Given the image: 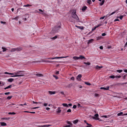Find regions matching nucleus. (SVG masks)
I'll return each mask as SVG.
<instances>
[{
	"instance_id": "f03ea898",
	"label": "nucleus",
	"mask_w": 127,
	"mask_h": 127,
	"mask_svg": "<svg viewBox=\"0 0 127 127\" xmlns=\"http://www.w3.org/2000/svg\"><path fill=\"white\" fill-rule=\"evenodd\" d=\"M73 12H72V17L76 20H79V18L76 14V10H73Z\"/></svg>"
},
{
	"instance_id": "f257e3e1",
	"label": "nucleus",
	"mask_w": 127,
	"mask_h": 127,
	"mask_svg": "<svg viewBox=\"0 0 127 127\" xmlns=\"http://www.w3.org/2000/svg\"><path fill=\"white\" fill-rule=\"evenodd\" d=\"M61 28V26L60 25L57 26L52 29L51 32L53 33L58 32Z\"/></svg>"
},
{
	"instance_id": "0eeeda50",
	"label": "nucleus",
	"mask_w": 127,
	"mask_h": 127,
	"mask_svg": "<svg viewBox=\"0 0 127 127\" xmlns=\"http://www.w3.org/2000/svg\"><path fill=\"white\" fill-rule=\"evenodd\" d=\"M68 57V56H67L66 57H53V58H52V59H61L62 58H65L67 57Z\"/></svg>"
},
{
	"instance_id": "a18cd8bd",
	"label": "nucleus",
	"mask_w": 127,
	"mask_h": 127,
	"mask_svg": "<svg viewBox=\"0 0 127 127\" xmlns=\"http://www.w3.org/2000/svg\"><path fill=\"white\" fill-rule=\"evenodd\" d=\"M76 105H74L73 107V108L75 109L76 108Z\"/></svg>"
},
{
	"instance_id": "393cba45",
	"label": "nucleus",
	"mask_w": 127,
	"mask_h": 127,
	"mask_svg": "<svg viewBox=\"0 0 127 127\" xmlns=\"http://www.w3.org/2000/svg\"><path fill=\"white\" fill-rule=\"evenodd\" d=\"M78 120H75L73 121V123H74V124H76L77 123V122H78Z\"/></svg>"
},
{
	"instance_id": "4d7b16f0",
	"label": "nucleus",
	"mask_w": 127,
	"mask_h": 127,
	"mask_svg": "<svg viewBox=\"0 0 127 127\" xmlns=\"http://www.w3.org/2000/svg\"><path fill=\"white\" fill-rule=\"evenodd\" d=\"M48 105V104L47 103H45L43 104V106H46Z\"/></svg>"
},
{
	"instance_id": "1a4fd4ad",
	"label": "nucleus",
	"mask_w": 127,
	"mask_h": 127,
	"mask_svg": "<svg viewBox=\"0 0 127 127\" xmlns=\"http://www.w3.org/2000/svg\"><path fill=\"white\" fill-rule=\"evenodd\" d=\"M51 125H45L43 126H38V127H47L51 126Z\"/></svg>"
},
{
	"instance_id": "dca6fc26",
	"label": "nucleus",
	"mask_w": 127,
	"mask_h": 127,
	"mask_svg": "<svg viewBox=\"0 0 127 127\" xmlns=\"http://www.w3.org/2000/svg\"><path fill=\"white\" fill-rule=\"evenodd\" d=\"M95 68L96 69H98V68H101L103 67V66H99L98 65H96L95 67Z\"/></svg>"
},
{
	"instance_id": "09e8293b",
	"label": "nucleus",
	"mask_w": 127,
	"mask_h": 127,
	"mask_svg": "<svg viewBox=\"0 0 127 127\" xmlns=\"http://www.w3.org/2000/svg\"><path fill=\"white\" fill-rule=\"evenodd\" d=\"M121 77V76H115V78H119Z\"/></svg>"
},
{
	"instance_id": "5fc2aeb1",
	"label": "nucleus",
	"mask_w": 127,
	"mask_h": 127,
	"mask_svg": "<svg viewBox=\"0 0 127 127\" xmlns=\"http://www.w3.org/2000/svg\"><path fill=\"white\" fill-rule=\"evenodd\" d=\"M0 22L1 24H5L6 23V22H3L2 21H1Z\"/></svg>"
},
{
	"instance_id": "9b49d317",
	"label": "nucleus",
	"mask_w": 127,
	"mask_h": 127,
	"mask_svg": "<svg viewBox=\"0 0 127 127\" xmlns=\"http://www.w3.org/2000/svg\"><path fill=\"white\" fill-rule=\"evenodd\" d=\"M0 124L1 126H6V123L3 122H1L0 123Z\"/></svg>"
},
{
	"instance_id": "c85d7f7f",
	"label": "nucleus",
	"mask_w": 127,
	"mask_h": 127,
	"mask_svg": "<svg viewBox=\"0 0 127 127\" xmlns=\"http://www.w3.org/2000/svg\"><path fill=\"white\" fill-rule=\"evenodd\" d=\"M85 83L86 84L88 85H91V84L88 82H85Z\"/></svg>"
},
{
	"instance_id": "f704fd0d",
	"label": "nucleus",
	"mask_w": 127,
	"mask_h": 127,
	"mask_svg": "<svg viewBox=\"0 0 127 127\" xmlns=\"http://www.w3.org/2000/svg\"><path fill=\"white\" fill-rule=\"evenodd\" d=\"M53 77H55L56 79H58V77H57V76L54 75H53Z\"/></svg>"
},
{
	"instance_id": "603ef678",
	"label": "nucleus",
	"mask_w": 127,
	"mask_h": 127,
	"mask_svg": "<svg viewBox=\"0 0 127 127\" xmlns=\"http://www.w3.org/2000/svg\"><path fill=\"white\" fill-rule=\"evenodd\" d=\"M92 126L90 124V125H89V126H86V127H92Z\"/></svg>"
},
{
	"instance_id": "c9c22d12",
	"label": "nucleus",
	"mask_w": 127,
	"mask_h": 127,
	"mask_svg": "<svg viewBox=\"0 0 127 127\" xmlns=\"http://www.w3.org/2000/svg\"><path fill=\"white\" fill-rule=\"evenodd\" d=\"M72 86V84H70L68 85L67 86V87H70Z\"/></svg>"
},
{
	"instance_id": "e433bc0d",
	"label": "nucleus",
	"mask_w": 127,
	"mask_h": 127,
	"mask_svg": "<svg viewBox=\"0 0 127 127\" xmlns=\"http://www.w3.org/2000/svg\"><path fill=\"white\" fill-rule=\"evenodd\" d=\"M12 87V85H10L7 87H6L7 88V89L11 88Z\"/></svg>"
},
{
	"instance_id": "8fccbe9b",
	"label": "nucleus",
	"mask_w": 127,
	"mask_h": 127,
	"mask_svg": "<svg viewBox=\"0 0 127 127\" xmlns=\"http://www.w3.org/2000/svg\"><path fill=\"white\" fill-rule=\"evenodd\" d=\"M106 35V33H102V36H105V35Z\"/></svg>"
},
{
	"instance_id": "a878e982",
	"label": "nucleus",
	"mask_w": 127,
	"mask_h": 127,
	"mask_svg": "<svg viewBox=\"0 0 127 127\" xmlns=\"http://www.w3.org/2000/svg\"><path fill=\"white\" fill-rule=\"evenodd\" d=\"M109 77L110 78H115V76L114 75H111L109 76Z\"/></svg>"
},
{
	"instance_id": "6e6552de",
	"label": "nucleus",
	"mask_w": 127,
	"mask_h": 127,
	"mask_svg": "<svg viewBox=\"0 0 127 127\" xmlns=\"http://www.w3.org/2000/svg\"><path fill=\"white\" fill-rule=\"evenodd\" d=\"M109 86H107L106 88L101 87L100 88V89L102 90H109Z\"/></svg>"
},
{
	"instance_id": "680f3d73",
	"label": "nucleus",
	"mask_w": 127,
	"mask_h": 127,
	"mask_svg": "<svg viewBox=\"0 0 127 127\" xmlns=\"http://www.w3.org/2000/svg\"><path fill=\"white\" fill-rule=\"evenodd\" d=\"M93 40V39H91L89 41V42H91Z\"/></svg>"
},
{
	"instance_id": "423d86ee",
	"label": "nucleus",
	"mask_w": 127,
	"mask_h": 127,
	"mask_svg": "<svg viewBox=\"0 0 127 127\" xmlns=\"http://www.w3.org/2000/svg\"><path fill=\"white\" fill-rule=\"evenodd\" d=\"M61 107H58L57 110L56 112L57 113H59L61 112Z\"/></svg>"
},
{
	"instance_id": "c756f323",
	"label": "nucleus",
	"mask_w": 127,
	"mask_h": 127,
	"mask_svg": "<svg viewBox=\"0 0 127 127\" xmlns=\"http://www.w3.org/2000/svg\"><path fill=\"white\" fill-rule=\"evenodd\" d=\"M12 96H8L6 98V99L8 100L12 98Z\"/></svg>"
},
{
	"instance_id": "774afa93",
	"label": "nucleus",
	"mask_w": 127,
	"mask_h": 127,
	"mask_svg": "<svg viewBox=\"0 0 127 127\" xmlns=\"http://www.w3.org/2000/svg\"><path fill=\"white\" fill-rule=\"evenodd\" d=\"M124 71L125 72L127 73V69H124Z\"/></svg>"
},
{
	"instance_id": "49530a36",
	"label": "nucleus",
	"mask_w": 127,
	"mask_h": 127,
	"mask_svg": "<svg viewBox=\"0 0 127 127\" xmlns=\"http://www.w3.org/2000/svg\"><path fill=\"white\" fill-rule=\"evenodd\" d=\"M95 97H97L99 96V95L95 93Z\"/></svg>"
},
{
	"instance_id": "13d9d810",
	"label": "nucleus",
	"mask_w": 127,
	"mask_h": 127,
	"mask_svg": "<svg viewBox=\"0 0 127 127\" xmlns=\"http://www.w3.org/2000/svg\"><path fill=\"white\" fill-rule=\"evenodd\" d=\"M67 123H68V124H69V125H71L72 124L69 121H67Z\"/></svg>"
},
{
	"instance_id": "412c9836",
	"label": "nucleus",
	"mask_w": 127,
	"mask_h": 127,
	"mask_svg": "<svg viewBox=\"0 0 127 127\" xmlns=\"http://www.w3.org/2000/svg\"><path fill=\"white\" fill-rule=\"evenodd\" d=\"M2 49H3L2 51L3 52H4L7 50V49L3 47H2Z\"/></svg>"
},
{
	"instance_id": "72a5a7b5",
	"label": "nucleus",
	"mask_w": 127,
	"mask_h": 127,
	"mask_svg": "<svg viewBox=\"0 0 127 127\" xmlns=\"http://www.w3.org/2000/svg\"><path fill=\"white\" fill-rule=\"evenodd\" d=\"M117 71L119 73H121L123 71V70H117Z\"/></svg>"
},
{
	"instance_id": "3c124183",
	"label": "nucleus",
	"mask_w": 127,
	"mask_h": 127,
	"mask_svg": "<svg viewBox=\"0 0 127 127\" xmlns=\"http://www.w3.org/2000/svg\"><path fill=\"white\" fill-rule=\"evenodd\" d=\"M123 17V16L122 15H121L120 16L119 18L121 20L122 19Z\"/></svg>"
},
{
	"instance_id": "cd10ccee",
	"label": "nucleus",
	"mask_w": 127,
	"mask_h": 127,
	"mask_svg": "<svg viewBox=\"0 0 127 127\" xmlns=\"http://www.w3.org/2000/svg\"><path fill=\"white\" fill-rule=\"evenodd\" d=\"M57 37V36H55L54 37L51 38V39L52 40H55V39H56Z\"/></svg>"
},
{
	"instance_id": "9d476101",
	"label": "nucleus",
	"mask_w": 127,
	"mask_h": 127,
	"mask_svg": "<svg viewBox=\"0 0 127 127\" xmlns=\"http://www.w3.org/2000/svg\"><path fill=\"white\" fill-rule=\"evenodd\" d=\"M92 118L94 119L98 120L99 121H101V120L98 117H93Z\"/></svg>"
},
{
	"instance_id": "2f4dec72",
	"label": "nucleus",
	"mask_w": 127,
	"mask_h": 127,
	"mask_svg": "<svg viewBox=\"0 0 127 127\" xmlns=\"http://www.w3.org/2000/svg\"><path fill=\"white\" fill-rule=\"evenodd\" d=\"M87 2L89 4H91L92 3V1L91 0H87Z\"/></svg>"
},
{
	"instance_id": "4c0bfd02",
	"label": "nucleus",
	"mask_w": 127,
	"mask_h": 127,
	"mask_svg": "<svg viewBox=\"0 0 127 127\" xmlns=\"http://www.w3.org/2000/svg\"><path fill=\"white\" fill-rule=\"evenodd\" d=\"M101 37V36H100V37L98 36V37H96L97 40H98L100 39Z\"/></svg>"
},
{
	"instance_id": "b1692460",
	"label": "nucleus",
	"mask_w": 127,
	"mask_h": 127,
	"mask_svg": "<svg viewBox=\"0 0 127 127\" xmlns=\"http://www.w3.org/2000/svg\"><path fill=\"white\" fill-rule=\"evenodd\" d=\"M84 63L85 64H87L88 65H89L91 64V63L89 62H88L87 63L85 62Z\"/></svg>"
},
{
	"instance_id": "39448f33",
	"label": "nucleus",
	"mask_w": 127,
	"mask_h": 127,
	"mask_svg": "<svg viewBox=\"0 0 127 127\" xmlns=\"http://www.w3.org/2000/svg\"><path fill=\"white\" fill-rule=\"evenodd\" d=\"M15 49L16 51H21L22 49V48L20 47L15 48Z\"/></svg>"
},
{
	"instance_id": "bf43d9fd",
	"label": "nucleus",
	"mask_w": 127,
	"mask_h": 127,
	"mask_svg": "<svg viewBox=\"0 0 127 127\" xmlns=\"http://www.w3.org/2000/svg\"><path fill=\"white\" fill-rule=\"evenodd\" d=\"M71 79L74 80V78L73 77H72L71 78Z\"/></svg>"
},
{
	"instance_id": "052dcab7",
	"label": "nucleus",
	"mask_w": 127,
	"mask_h": 127,
	"mask_svg": "<svg viewBox=\"0 0 127 127\" xmlns=\"http://www.w3.org/2000/svg\"><path fill=\"white\" fill-rule=\"evenodd\" d=\"M15 105V104L14 103H11V104H9V106H11L12 105Z\"/></svg>"
},
{
	"instance_id": "ea45409f",
	"label": "nucleus",
	"mask_w": 127,
	"mask_h": 127,
	"mask_svg": "<svg viewBox=\"0 0 127 127\" xmlns=\"http://www.w3.org/2000/svg\"><path fill=\"white\" fill-rule=\"evenodd\" d=\"M55 73L56 74H59V71H56Z\"/></svg>"
},
{
	"instance_id": "0e129e2a",
	"label": "nucleus",
	"mask_w": 127,
	"mask_h": 127,
	"mask_svg": "<svg viewBox=\"0 0 127 127\" xmlns=\"http://www.w3.org/2000/svg\"><path fill=\"white\" fill-rule=\"evenodd\" d=\"M38 10L39 11H40V12H43V10H41V9H39Z\"/></svg>"
},
{
	"instance_id": "5701e85b",
	"label": "nucleus",
	"mask_w": 127,
	"mask_h": 127,
	"mask_svg": "<svg viewBox=\"0 0 127 127\" xmlns=\"http://www.w3.org/2000/svg\"><path fill=\"white\" fill-rule=\"evenodd\" d=\"M32 5H29V4H27V5H23L24 7H29L30 6H31Z\"/></svg>"
},
{
	"instance_id": "69168bd1",
	"label": "nucleus",
	"mask_w": 127,
	"mask_h": 127,
	"mask_svg": "<svg viewBox=\"0 0 127 127\" xmlns=\"http://www.w3.org/2000/svg\"><path fill=\"white\" fill-rule=\"evenodd\" d=\"M119 21V19H115L114 20V21Z\"/></svg>"
},
{
	"instance_id": "4be33fe9",
	"label": "nucleus",
	"mask_w": 127,
	"mask_h": 127,
	"mask_svg": "<svg viewBox=\"0 0 127 127\" xmlns=\"http://www.w3.org/2000/svg\"><path fill=\"white\" fill-rule=\"evenodd\" d=\"M15 48H12L11 50H10V52H14L15 51Z\"/></svg>"
},
{
	"instance_id": "6ab92c4d",
	"label": "nucleus",
	"mask_w": 127,
	"mask_h": 127,
	"mask_svg": "<svg viewBox=\"0 0 127 127\" xmlns=\"http://www.w3.org/2000/svg\"><path fill=\"white\" fill-rule=\"evenodd\" d=\"M36 75L37 76H38L39 77H41L43 76V75L41 74L37 73L36 74Z\"/></svg>"
},
{
	"instance_id": "c03bdc74",
	"label": "nucleus",
	"mask_w": 127,
	"mask_h": 127,
	"mask_svg": "<svg viewBox=\"0 0 127 127\" xmlns=\"http://www.w3.org/2000/svg\"><path fill=\"white\" fill-rule=\"evenodd\" d=\"M94 116L95 117H97L98 116V114H95Z\"/></svg>"
},
{
	"instance_id": "864d4df0",
	"label": "nucleus",
	"mask_w": 127,
	"mask_h": 127,
	"mask_svg": "<svg viewBox=\"0 0 127 127\" xmlns=\"http://www.w3.org/2000/svg\"><path fill=\"white\" fill-rule=\"evenodd\" d=\"M70 125H66L65 126H64V127H70Z\"/></svg>"
},
{
	"instance_id": "2eb2a0df",
	"label": "nucleus",
	"mask_w": 127,
	"mask_h": 127,
	"mask_svg": "<svg viewBox=\"0 0 127 127\" xmlns=\"http://www.w3.org/2000/svg\"><path fill=\"white\" fill-rule=\"evenodd\" d=\"M73 58L75 60H77L78 59H79V57H76V56H74L73 57Z\"/></svg>"
},
{
	"instance_id": "20e7f679",
	"label": "nucleus",
	"mask_w": 127,
	"mask_h": 127,
	"mask_svg": "<svg viewBox=\"0 0 127 127\" xmlns=\"http://www.w3.org/2000/svg\"><path fill=\"white\" fill-rule=\"evenodd\" d=\"M82 77V75L81 74H79L77 77V79L79 81L81 80V78Z\"/></svg>"
},
{
	"instance_id": "473e14b6",
	"label": "nucleus",
	"mask_w": 127,
	"mask_h": 127,
	"mask_svg": "<svg viewBox=\"0 0 127 127\" xmlns=\"http://www.w3.org/2000/svg\"><path fill=\"white\" fill-rule=\"evenodd\" d=\"M123 114V113L122 112H120L117 114V115L118 116H120Z\"/></svg>"
},
{
	"instance_id": "aec40b11",
	"label": "nucleus",
	"mask_w": 127,
	"mask_h": 127,
	"mask_svg": "<svg viewBox=\"0 0 127 127\" xmlns=\"http://www.w3.org/2000/svg\"><path fill=\"white\" fill-rule=\"evenodd\" d=\"M104 2H105V0H102V1L100 3V5L101 6H102L103 5Z\"/></svg>"
},
{
	"instance_id": "a211bd4d",
	"label": "nucleus",
	"mask_w": 127,
	"mask_h": 127,
	"mask_svg": "<svg viewBox=\"0 0 127 127\" xmlns=\"http://www.w3.org/2000/svg\"><path fill=\"white\" fill-rule=\"evenodd\" d=\"M87 7L86 6H84L82 7V10L83 11H84L85 10L87 9Z\"/></svg>"
},
{
	"instance_id": "7c9ffc66",
	"label": "nucleus",
	"mask_w": 127,
	"mask_h": 127,
	"mask_svg": "<svg viewBox=\"0 0 127 127\" xmlns=\"http://www.w3.org/2000/svg\"><path fill=\"white\" fill-rule=\"evenodd\" d=\"M16 114L14 112H12V113H11V112H9L8 113V114H9V115H10V114H13V115H14V114Z\"/></svg>"
},
{
	"instance_id": "338daca9",
	"label": "nucleus",
	"mask_w": 127,
	"mask_h": 127,
	"mask_svg": "<svg viewBox=\"0 0 127 127\" xmlns=\"http://www.w3.org/2000/svg\"><path fill=\"white\" fill-rule=\"evenodd\" d=\"M60 93H61L62 94V95H64L63 92H60Z\"/></svg>"
},
{
	"instance_id": "6e6d98bb",
	"label": "nucleus",
	"mask_w": 127,
	"mask_h": 127,
	"mask_svg": "<svg viewBox=\"0 0 127 127\" xmlns=\"http://www.w3.org/2000/svg\"><path fill=\"white\" fill-rule=\"evenodd\" d=\"M39 108V107H34L33 108H32V109H35L36 108Z\"/></svg>"
},
{
	"instance_id": "de8ad7c7",
	"label": "nucleus",
	"mask_w": 127,
	"mask_h": 127,
	"mask_svg": "<svg viewBox=\"0 0 127 127\" xmlns=\"http://www.w3.org/2000/svg\"><path fill=\"white\" fill-rule=\"evenodd\" d=\"M116 12V11H114L113 12H112V13H111L109 15V16H110L111 15H112V14H114V13H115Z\"/></svg>"
},
{
	"instance_id": "4468645a",
	"label": "nucleus",
	"mask_w": 127,
	"mask_h": 127,
	"mask_svg": "<svg viewBox=\"0 0 127 127\" xmlns=\"http://www.w3.org/2000/svg\"><path fill=\"white\" fill-rule=\"evenodd\" d=\"M14 80L13 78H9L8 79V81L9 82H12Z\"/></svg>"
},
{
	"instance_id": "7ed1b4c3",
	"label": "nucleus",
	"mask_w": 127,
	"mask_h": 127,
	"mask_svg": "<svg viewBox=\"0 0 127 127\" xmlns=\"http://www.w3.org/2000/svg\"><path fill=\"white\" fill-rule=\"evenodd\" d=\"M25 72V71H19L16 73H15V74H18L19 73H20V72H23L24 73ZM23 75H14L12 76H11V77H19V76H22Z\"/></svg>"
},
{
	"instance_id": "58836bf2",
	"label": "nucleus",
	"mask_w": 127,
	"mask_h": 127,
	"mask_svg": "<svg viewBox=\"0 0 127 127\" xmlns=\"http://www.w3.org/2000/svg\"><path fill=\"white\" fill-rule=\"evenodd\" d=\"M75 26L77 27V28H78L80 29H81L82 30L83 29V27L82 28H81V27H80V26Z\"/></svg>"
},
{
	"instance_id": "f8f14e48",
	"label": "nucleus",
	"mask_w": 127,
	"mask_h": 127,
	"mask_svg": "<svg viewBox=\"0 0 127 127\" xmlns=\"http://www.w3.org/2000/svg\"><path fill=\"white\" fill-rule=\"evenodd\" d=\"M48 93L49 94H50V95H52L55 94V92H52L51 91H49Z\"/></svg>"
},
{
	"instance_id": "f3484780",
	"label": "nucleus",
	"mask_w": 127,
	"mask_h": 127,
	"mask_svg": "<svg viewBox=\"0 0 127 127\" xmlns=\"http://www.w3.org/2000/svg\"><path fill=\"white\" fill-rule=\"evenodd\" d=\"M62 105L64 107H68V105L67 104L63 103L62 104Z\"/></svg>"
},
{
	"instance_id": "a19ab883",
	"label": "nucleus",
	"mask_w": 127,
	"mask_h": 127,
	"mask_svg": "<svg viewBox=\"0 0 127 127\" xmlns=\"http://www.w3.org/2000/svg\"><path fill=\"white\" fill-rule=\"evenodd\" d=\"M71 111V110L70 109H68L67 111V112H70Z\"/></svg>"
},
{
	"instance_id": "e2e57ef3",
	"label": "nucleus",
	"mask_w": 127,
	"mask_h": 127,
	"mask_svg": "<svg viewBox=\"0 0 127 127\" xmlns=\"http://www.w3.org/2000/svg\"><path fill=\"white\" fill-rule=\"evenodd\" d=\"M99 48L101 49H103V47L102 46H100V47Z\"/></svg>"
},
{
	"instance_id": "ddd939ff",
	"label": "nucleus",
	"mask_w": 127,
	"mask_h": 127,
	"mask_svg": "<svg viewBox=\"0 0 127 127\" xmlns=\"http://www.w3.org/2000/svg\"><path fill=\"white\" fill-rule=\"evenodd\" d=\"M79 57V59L82 60L83 59H85V58L82 55H80Z\"/></svg>"
},
{
	"instance_id": "37998d69",
	"label": "nucleus",
	"mask_w": 127,
	"mask_h": 127,
	"mask_svg": "<svg viewBox=\"0 0 127 127\" xmlns=\"http://www.w3.org/2000/svg\"><path fill=\"white\" fill-rule=\"evenodd\" d=\"M101 24H99L97 26H96L95 27L96 28L98 27L101 26Z\"/></svg>"
},
{
	"instance_id": "79ce46f5",
	"label": "nucleus",
	"mask_w": 127,
	"mask_h": 127,
	"mask_svg": "<svg viewBox=\"0 0 127 127\" xmlns=\"http://www.w3.org/2000/svg\"><path fill=\"white\" fill-rule=\"evenodd\" d=\"M10 92H8L5 93H4V94L5 95H8L10 94Z\"/></svg>"
},
{
	"instance_id": "bb28decb",
	"label": "nucleus",
	"mask_w": 127,
	"mask_h": 127,
	"mask_svg": "<svg viewBox=\"0 0 127 127\" xmlns=\"http://www.w3.org/2000/svg\"><path fill=\"white\" fill-rule=\"evenodd\" d=\"M43 61V62H49V63H52V62H53V61H49V60Z\"/></svg>"
}]
</instances>
